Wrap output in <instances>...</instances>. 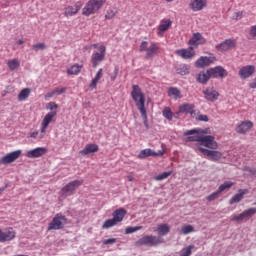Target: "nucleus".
Returning <instances> with one entry per match:
<instances>
[{"mask_svg": "<svg viewBox=\"0 0 256 256\" xmlns=\"http://www.w3.org/2000/svg\"><path fill=\"white\" fill-rule=\"evenodd\" d=\"M207 130H203L201 128H195L192 130H187L183 133L184 137L186 138V141L188 143L196 142L201 143L204 147H207L208 149L215 150L219 147L217 144V141H215V137L211 135H206Z\"/></svg>", "mask_w": 256, "mask_h": 256, "instance_id": "obj_1", "label": "nucleus"}, {"mask_svg": "<svg viewBox=\"0 0 256 256\" xmlns=\"http://www.w3.org/2000/svg\"><path fill=\"white\" fill-rule=\"evenodd\" d=\"M47 109L50 110V112H48L40 125V134H39V139H45V136L47 135V129L49 128V124L53 123V119H55V117H57V103L55 102H49L46 106Z\"/></svg>", "mask_w": 256, "mask_h": 256, "instance_id": "obj_2", "label": "nucleus"}, {"mask_svg": "<svg viewBox=\"0 0 256 256\" xmlns=\"http://www.w3.org/2000/svg\"><path fill=\"white\" fill-rule=\"evenodd\" d=\"M131 97L135 102L138 111L145 115V111H147V108H145V94L143 93L139 85L132 86Z\"/></svg>", "mask_w": 256, "mask_h": 256, "instance_id": "obj_3", "label": "nucleus"}, {"mask_svg": "<svg viewBox=\"0 0 256 256\" xmlns=\"http://www.w3.org/2000/svg\"><path fill=\"white\" fill-rule=\"evenodd\" d=\"M105 3L106 0H89L82 9V15H84V17L95 15Z\"/></svg>", "mask_w": 256, "mask_h": 256, "instance_id": "obj_4", "label": "nucleus"}, {"mask_svg": "<svg viewBox=\"0 0 256 256\" xmlns=\"http://www.w3.org/2000/svg\"><path fill=\"white\" fill-rule=\"evenodd\" d=\"M140 53H145L146 59H153L156 55H159V44L155 42L142 41L139 48Z\"/></svg>", "mask_w": 256, "mask_h": 256, "instance_id": "obj_5", "label": "nucleus"}, {"mask_svg": "<svg viewBox=\"0 0 256 256\" xmlns=\"http://www.w3.org/2000/svg\"><path fill=\"white\" fill-rule=\"evenodd\" d=\"M67 225V217L61 213H57L48 224L47 231H59L65 229Z\"/></svg>", "mask_w": 256, "mask_h": 256, "instance_id": "obj_6", "label": "nucleus"}, {"mask_svg": "<svg viewBox=\"0 0 256 256\" xmlns=\"http://www.w3.org/2000/svg\"><path fill=\"white\" fill-rule=\"evenodd\" d=\"M163 240L154 235H146L135 242L136 247H157V245H161Z\"/></svg>", "mask_w": 256, "mask_h": 256, "instance_id": "obj_7", "label": "nucleus"}, {"mask_svg": "<svg viewBox=\"0 0 256 256\" xmlns=\"http://www.w3.org/2000/svg\"><path fill=\"white\" fill-rule=\"evenodd\" d=\"M93 47L94 49H98V52H94L91 57V61L93 65H99L103 59H105V53L107 51V48H105L104 45H99V44H92L90 46L84 47L85 51L87 49H91Z\"/></svg>", "mask_w": 256, "mask_h": 256, "instance_id": "obj_8", "label": "nucleus"}, {"mask_svg": "<svg viewBox=\"0 0 256 256\" xmlns=\"http://www.w3.org/2000/svg\"><path fill=\"white\" fill-rule=\"evenodd\" d=\"M81 185H83V180L71 181L61 189L62 196L71 197V195H74Z\"/></svg>", "mask_w": 256, "mask_h": 256, "instance_id": "obj_9", "label": "nucleus"}, {"mask_svg": "<svg viewBox=\"0 0 256 256\" xmlns=\"http://www.w3.org/2000/svg\"><path fill=\"white\" fill-rule=\"evenodd\" d=\"M83 8V2L77 1L74 5H68L64 8V17H75L79 11Z\"/></svg>", "mask_w": 256, "mask_h": 256, "instance_id": "obj_10", "label": "nucleus"}, {"mask_svg": "<svg viewBox=\"0 0 256 256\" xmlns=\"http://www.w3.org/2000/svg\"><path fill=\"white\" fill-rule=\"evenodd\" d=\"M197 149L198 151H200V153H202L205 157H208L211 161H219L221 157H223V153H221L220 151L209 150L203 147H198Z\"/></svg>", "mask_w": 256, "mask_h": 256, "instance_id": "obj_11", "label": "nucleus"}, {"mask_svg": "<svg viewBox=\"0 0 256 256\" xmlns=\"http://www.w3.org/2000/svg\"><path fill=\"white\" fill-rule=\"evenodd\" d=\"M206 43L207 39L200 32L193 33L188 41V45H191L192 47H199V45H205Z\"/></svg>", "mask_w": 256, "mask_h": 256, "instance_id": "obj_12", "label": "nucleus"}, {"mask_svg": "<svg viewBox=\"0 0 256 256\" xmlns=\"http://www.w3.org/2000/svg\"><path fill=\"white\" fill-rule=\"evenodd\" d=\"M21 150H16L6 154L0 159V165H9V163H14L19 157H21Z\"/></svg>", "mask_w": 256, "mask_h": 256, "instance_id": "obj_13", "label": "nucleus"}, {"mask_svg": "<svg viewBox=\"0 0 256 256\" xmlns=\"http://www.w3.org/2000/svg\"><path fill=\"white\" fill-rule=\"evenodd\" d=\"M235 47H237V40H235V39H226L222 43L218 44L216 46V49L218 51H220V53H223L225 51L235 49Z\"/></svg>", "mask_w": 256, "mask_h": 256, "instance_id": "obj_14", "label": "nucleus"}, {"mask_svg": "<svg viewBox=\"0 0 256 256\" xmlns=\"http://www.w3.org/2000/svg\"><path fill=\"white\" fill-rule=\"evenodd\" d=\"M175 55L177 57H180L181 59H193L195 57V50L193 49V46H190L189 48H181L175 51Z\"/></svg>", "mask_w": 256, "mask_h": 256, "instance_id": "obj_15", "label": "nucleus"}, {"mask_svg": "<svg viewBox=\"0 0 256 256\" xmlns=\"http://www.w3.org/2000/svg\"><path fill=\"white\" fill-rule=\"evenodd\" d=\"M256 213V208H249L247 210H244L240 214H235L232 216V221H245V219H249L253 217Z\"/></svg>", "mask_w": 256, "mask_h": 256, "instance_id": "obj_16", "label": "nucleus"}, {"mask_svg": "<svg viewBox=\"0 0 256 256\" xmlns=\"http://www.w3.org/2000/svg\"><path fill=\"white\" fill-rule=\"evenodd\" d=\"M171 25H173V21H171V19H162L157 28L158 37H163L166 31H169Z\"/></svg>", "mask_w": 256, "mask_h": 256, "instance_id": "obj_17", "label": "nucleus"}, {"mask_svg": "<svg viewBox=\"0 0 256 256\" xmlns=\"http://www.w3.org/2000/svg\"><path fill=\"white\" fill-rule=\"evenodd\" d=\"M163 155H165V151L155 152L151 150V148H146L139 153L138 159H147V157H163Z\"/></svg>", "mask_w": 256, "mask_h": 256, "instance_id": "obj_18", "label": "nucleus"}, {"mask_svg": "<svg viewBox=\"0 0 256 256\" xmlns=\"http://www.w3.org/2000/svg\"><path fill=\"white\" fill-rule=\"evenodd\" d=\"M253 129V122L246 120L240 122L236 127V133H239V135H245V133H249Z\"/></svg>", "mask_w": 256, "mask_h": 256, "instance_id": "obj_19", "label": "nucleus"}, {"mask_svg": "<svg viewBox=\"0 0 256 256\" xmlns=\"http://www.w3.org/2000/svg\"><path fill=\"white\" fill-rule=\"evenodd\" d=\"M45 153H47V148L38 147L26 152V157H28V159H38L39 157H43Z\"/></svg>", "mask_w": 256, "mask_h": 256, "instance_id": "obj_20", "label": "nucleus"}, {"mask_svg": "<svg viewBox=\"0 0 256 256\" xmlns=\"http://www.w3.org/2000/svg\"><path fill=\"white\" fill-rule=\"evenodd\" d=\"M189 7L194 12L203 11L207 7V0H190Z\"/></svg>", "mask_w": 256, "mask_h": 256, "instance_id": "obj_21", "label": "nucleus"}, {"mask_svg": "<svg viewBox=\"0 0 256 256\" xmlns=\"http://www.w3.org/2000/svg\"><path fill=\"white\" fill-rule=\"evenodd\" d=\"M217 58L213 54H208L207 56H201L197 61L196 65H211L215 63Z\"/></svg>", "mask_w": 256, "mask_h": 256, "instance_id": "obj_22", "label": "nucleus"}, {"mask_svg": "<svg viewBox=\"0 0 256 256\" xmlns=\"http://www.w3.org/2000/svg\"><path fill=\"white\" fill-rule=\"evenodd\" d=\"M255 73V66H244L239 71L241 79H249Z\"/></svg>", "mask_w": 256, "mask_h": 256, "instance_id": "obj_23", "label": "nucleus"}, {"mask_svg": "<svg viewBox=\"0 0 256 256\" xmlns=\"http://www.w3.org/2000/svg\"><path fill=\"white\" fill-rule=\"evenodd\" d=\"M99 151V145L97 144H87L83 150L79 151L80 155H91V153H97Z\"/></svg>", "mask_w": 256, "mask_h": 256, "instance_id": "obj_24", "label": "nucleus"}, {"mask_svg": "<svg viewBox=\"0 0 256 256\" xmlns=\"http://www.w3.org/2000/svg\"><path fill=\"white\" fill-rule=\"evenodd\" d=\"M16 233L13 231V229L8 230L6 232H3L0 230V243H5L7 241H13V238L15 237Z\"/></svg>", "mask_w": 256, "mask_h": 256, "instance_id": "obj_25", "label": "nucleus"}, {"mask_svg": "<svg viewBox=\"0 0 256 256\" xmlns=\"http://www.w3.org/2000/svg\"><path fill=\"white\" fill-rule=\"evenodd\" d=\"M210 77H220L221 79L227 77V71L221 66H217L214 69H210Z\"/></svg>", "mask_w": 256, "mask_h": 256, "instance_id": "obj_26", "label": "nucleus"}, {"mask_svg": "<svg viewBox=\"0 0 256 256\" xmlns=\"http://www.w3.org/2000/svg\"><path fill=\"white\" fill-rule=\"evenodd\" d=\"M204 95H205V99H207V101H217V99H219V92H217V90H213L211 88H207L206 90H204Z\"/></svg>", "mask_w": 256, "mask_h": 256, "instance_id": "obj_27", "label": "nucleus"}, {"mask_svg": "<svg viewBox=\"0 0 256 256\" xmlns=\"http://www.w3.org/2000/svg\"><path fill=\"white\" fill-rule=\"evenodd\" d=\"M178 113H185L186 115H193L195 113V105L184 103L179 106V112Z\"/></svg>", "mask_w": 256, "mask_h": 256, "instance_id": "obj_28", "label": "nucleus"}, {"mask_svg": "<svg viewBox=\"0 0 256 256\" xmlns=\"http://www.w3.org/2000/svg\"><path fill=\"white\" fill-rule=\"evenodd\" d=\"M125 215H127V210H125L124 208H119L113 212L112 217L118 224L121 223L123 219H125Z\"/></svg>", "mask_w": 256, "mask_h": 256, "instance_id": "obj_29", "label": "nucleus"}, {"mask_svg": "<svg viewBox=\"0 0 256 256\" xmlns=\"http://www.w3.org/2000/svg\"><path fill=\"white\" fill-rule=\"evenodd\" d=\"M168 97L177 101L178 99H181V97H183V95H181V90H179V88L169 87L168 88Z\"/></svg>", "mask_w": 256, "mask_h": 256, "instance_id": "obj_30", "label": "nucleus"}, {"mask_svg": "<svg viewBox=\"0 0 256 256\" xmlns=\"http://www.w3.org/2000/svg\"><path fill=\"white\" fill-rule=\"evenodd\" d=\"M245 193H247V190L240 189L239 193L235 194L229 200V205H234V203H240V201H243V197L245 196Z\"/></svg>", "mask_w": 256, "mask_h": 256, "instance_id": "obj_31", "label": "nucleus"}, {"mask_svg": "<svg viewBox=\"0 0 256 256\" xmlns=\"http://www.w3.org/2000/svg\"><path fill=\"white\" fill-rule=\"evenodd\" d=\"M211 79V71L207 70L206 72H200L197 76L198 83H201L202 85H205L207 81Z\"/></svg>", "mask_w": 256, "mask_h": 256, "instance_id": "obj_32", "label": "nucleus"}, {"mask_svg": "<svg viewBox=\"0 0 256 256\" xmlns=\"http://www.w3.org/2000/svg\"><path fill=\"white\" fill-rule=\"evenodd\" d=\"M101 77H103V69H100L94 79L89 84L90 89L93 91V89H97V83L101 80Z\"/></svg>", "mask_w": 256, "mask_h": 256, "instance_id": "obj_33", "label": "nucleus"}, {"mask_svg": "<svg viewBox=\"0 0 256 256\" xmlns=\"http://www.w3.org/2000/svg\"><path fill=\"white\" fill-rule=\"evenodd\" d=\"M156 231L158 235L164 237V235H167L171 231V227H169V224H160Z\"/></svg>", "mask_w": 256, "mask_h": 256, "instance_id": "obj_34", "label": "nucleus"}, {"mask_svg": "<svg viewBox=\"0 0 256 256\" xmlns=\"http://www.w3.org/2000/svg\"><path fill=\"white\" fill-rule=\"evenodd\" d=\"M29 95H31V89L30 88H24L20 91L18 94V101H26L29 99Z\"/></svg>", "mask_w": 256, "mask_h": 256, "instance_id": "obj_35", "label": "nucleus"}, {"mask_svg": "<svg viewBox=\"0 0 256 256\" xmlns=\"http://www.w3.org/2000/svg\"><path fill=\"white\" fill-rule=\"evenodd\" d=\"M81 67H83V66L72 65V66L68 67L67 68L68 75H79V73H81Z\"/></svg>", "mask_w": 256, "mask_h": 256, "instance_id": "obj_36", "label": "nucleus"}, {"mask_svg": "<svg viewBox=\"0 0 256 256\" xmlns=\"http://www.w3.org/2000/svg\"><path fill=\"white\" fill-rule=\"evenodd\" d=\"M162 115L167 121H173V117L175 114L171 111L169 107H165L162 111Z\"/></svg>", "mask_w": 256, "mask_h": 256, "instance_id": "obj_37", "label": "nucleus"}, {"mask_svg": "<svg viewBox=\"0 0 256 256\" xmlns=\"http://www.w3.org/2000/svg\"><path fill=\"white\" fill-rule=\"evenodd\" d=\"M235 185V182L232 181H226L223 184H221L218 188V193H223V191H226V189H231V187Z\"/></svg>", "mask_w": 256, "mask_h": 256, "instance_id": "obj_38", "label": "nucleus"}, {"mask_svg": "<svg viewBox=\"0 0 256 256\" xmlns=\"http://www.w3.org/2000/svg\"><path fill=\"white\" fill-rule=\"evenodd\" d=\"M193 232H195V227H193L191 224H186L181 228L182 235H189V233Z\"/></svg>", "mask_w": 256, "mask_h": 256, "instance_id": "obj_39", "label": "nucleus"}, {"mask_svg": "<svg viewBox=\"0 0 256 256\" xmlns=\"http://www.w3.org/2000/svg\"><path fill=\"white\" fill-rule=\"evenodd\" d=\"M171 175H173V171L163 172V173L155 176L154 180L155 181H163V180L168 179L169 177H171Z\"/></svg>", "mask_w": 256, "mask_h": 256, "instance_id": "obj_40", "label": "nucleus"}, {"mask_svg": "<svg viewBox=\"0 0 256 256\" xmlns=\"http://www.w3.org/2000/svg\"><path fill=\"white\" fill-rule=\"evenodd\" d=\"M115 225H117V223L113 218L108 219L103 223L102 229H111V227H115Z\"/></svg>", "mask_w": 256, "mask_h": 256, "instance_id": "obj_41", "label": "nucleus"}, {"mask_svg": "<svg viewBox=\"0 0 256 256\" xmlns=\"http://www.w3.org/2000/svg\"><path fill=\"white\" fill-rule=\"evenodd\" d=\"M117 15V8H109L106 11L105 19H113Z\"/></svg>", "mask_w": 256, "mask_h": 256, "instance_id": "obj_42", "label": "nucleus"}, {"mask_svg": "<svg viewBox=\"0 0 256 256\" xmlns=\"http://www.w3.org/2000/svg\"><path fill=\"white\" fill-rule=\"evenodd\" d=\"M141 229H143V226H136V227L128 226L125 229V234L130 235V233H136V231H141Z\"/></svg>", "mask_w": 256, "mask_h": 256, "instance_id": "obj_43", "label": "nucleus"}, {"mask_svg": "<svg viewBox=\"0 0 256 256\" xmlns=\"http://www.w3.org/2000/svg\"><path fill=\"white\" fill-rule=\"evenodd\" d=\"M193 249H195V246L193 245H189L188 247L183 248L180 256H191Z\"/></svg>", "mask_w": 256, "mask_h": 256, "instance_id": "obj_44", "label": "nucleus"}, {"mask_svg": "<svg viewBox=\"0 0 256 256\" xmlns=\"http://www.w3.org/2000/svg\"><path fill=\"white\" fill-rule=\"evenodd\" d=\"M45 49H47V45H45V43H37L32 45L33 51H45Z\"/></svg>", "mask_w": 256, "mask_h": 256, "instance_id": "obj_45", "label": "nucleus"}, {"mask_svg": "<svg viewBox=\"0 0 256 256\" xmlns=\"http://www.w3.org/2000/svg\"><path fill=\"white\" fill-rule=\"evenodd\" d=\"M176 71L179 75H188L189 73V69L185 65L179 66L178 68H176Z\"/></svg>", "mask_w": 256, "mask_h": 256, "instance_id": "obj_46", "label": "nucleus"}, {"mask_svg": "<svg viewBox=\"0 0 256 256\" xmlns=\"http://www.w3.org/2000/svg\"><path fill=\"white\" fill-rule=\"evenodd\" d=\"M219 195H221V192H219V190H217L216 192L207 196L206 199H207V201H215V199H219Z\"/></svg>", "mask_w": 256, "mask_h": 256, "instance_id": "obj_47", "label": "nucleus"}, {"mask_svg": "<svg viewBox=\"0 0 256 256\" xmlns=\"http://www.w3.org/2000/svg\"><path fill=\"white\" fill-rule=\"evenodd\" d=\"M142 119H143V123H144V126L146 127V129H149V122L147 120V111L143 113H140Z\"/></svg>", "mask_w": 256, "mask_h": 256, "instance_id": "obj_48", "label": "nucleus"}, {"mask_svg": "<svg viewBox=\"0 0 256 256\" xmlns=\"http://www.w3.org/2000/svg\"><path fill=\"white\" fill-rule=\"evenodd\" d=\"M249 35L252 39H256V25L250 27Z\"/></svg>", "mask_w": 256, "mask_h": 256, "instance_id": "obj_49", "label": "nucleus"}, {"mask_svg": "<svg viewBox=\"0 0 256 256\" xmlns=\"http://www.w3.org/2000/svg\"><path fill=\"white\" fill-rule=\"evenodd\" d=\"M113 243H117V238H109L103 241V245H113Z\"/></svg>", "mask_w": 256, "mask_h": 256, "instance_id": "obj_50", "label": "nucleus"}, {"mask_svg": "<svg viewBox=\"0 0 256 256\" xmlns=\"http://www.w3.org/2000/svg\"><path fill=\"white\" fill-rule=\"evenodd\" d=\"M53 91H54V95H63V93L67 91V88H56Z\"/></svg>", "mask_w": 256, "mask_h": 256, "instance_id": "obj_51", "label": "nucleus"}, {"mask_svg": "<svg viewBox=\"0 0 256 256\" xmlns=\"http://www.w3.org/2000/svg\"><path fill=\"white\" fill-rule=\"evenodd\" d=\"M197 120L207 122V121H209V117L207 115L200 114L197 116Z\"/></svg>", "mask_w": 256, "mask_h": 256, "instance_id": "obj_52", "label": "nucleus"}, {"mask_svg": "<svg viewBox=\"0 0 256 256\" xmlns=\"http://www.w3.org/2000/svg\"><path fill=\"white\" fill-rule=\"evenodd\" d=\"M243 18V12H236L233 15V19L239 20Z\"/></svg>", "mask_w": 256, "mask_h": 256, "instance_id": "obj_53", "label": "nucleus"}, {"mask_svg": "<svg viewBox=\"0 0 256 256\" xmlns=\"http://www.w3.org/2000/svg\"><path fill=\"white\" fill-rule=\"evenodd\" d=\"M20 61L19 59H13V60H10L8 61V65H20Z\"/></svg>", "mask_w": 256, "mask_h": 256, "instance_id": "obj_54", "label": "nucleus"}, {"mask_svg": "<svg viewBox=\"0 0 256 256\" xmlns=\"http://www.w3.org/2000/svg\"><path fill=\"white\" fill-rule=\"evenodd\" d=\"M54 95H55V92L52 90L51 92H48L45 95V99H51V97H54Z\"/></svg>", "mask_w": 256, "mask_h": 256, "instance_id": "obj_55", "label": "nucleus"}, {"mask_svg": "<svg viewBox=\"0 0 256 256\" xmlns=\"http://www.w3.org/2000/svg\"><path fill=\"white\" fill-rule=\"evenodd\" d=\"M39 135V131H34V132H32V133H30V137L32 138V139H37V136Z\"/></svg>", "mask_w": 256, "mask_h": 256, "instance_id": "obj_56", "label": "nucleus"}, {"mask_svg": "<svg viewBox=\"0 0 256 256\" xmlns=\"http://www.w3.org/2000/svg\"><path fill=\"white\" fill-rule=\"evenodd\" d=\"M249 87L250 89H256V78L251 83H249Z\"/></svg>", "mask_w": 256, "mask_h": 256, "instance_id": "obj_57", "label": "nucleus"}, {"mask_svg": "<svg viewBox=\"0 0 256 256\" xmlns=\"http://www.w3.org/2000/svg\"><path fill=\"white\" fill-rule=\"evenodd\" d=\"M19 45H23V43H25V40H23V39H20V40H18V42H17Z\"/></svg>", "mask_w": 256, "mask_h": 256, "instance_id": "obj_58", "label": "nucleus"}, {"mask_svg": "<svg viewBox=\"0 0 256 256\" xmlns=\"http://www.w3.org/2000/svg\"><path fill=\"white\" fill-rule=\"evenodd\" d=\"M127 179H128V181L131 182V181H133L134 178H133V176L129 175V176H127Z\"/></svg>", "mask_w": 256, "mask_h": 256, "instance_id": "obj_59", "label": "nucleus"}, {"mask_svg": "<svg viewBox=\"0 0 256 256\" xmlns=\"http://www.w3.org/2000/svg\"><path fill=\"white\" fill-rule=\"evenodd\" d=\"M9 67H10V69H12V70H13V69H17V66H16V65H10Z\"/></svg>", "mask_w": 256, "mask_h": 256, "instance_id": "obj_60", "label": "nucleus"}, {"mask_svg": "<svg viewBox=\"0 0 256 256\" xmlns=\"http://www.w3.org/2000/svg\"><path fill=\"white\" fill-rule=\"evenodd\" d=\"M166 3H173L175 0H164Z\"/></svg>", "mask_w": 256, "mask_h": 256, "instance_id": "obj_61", "label": "nucleus"}, {"mask_svg": "<svg viewBox=\"0 0 256 256\" xmlns=\"http://www.w3.org/2000/svg\"><path fill=\"white\" fill-rule=\"evenodd\" d=\"M117 78V73H115L114 76H112V79L115 80Z\"/></svg>", "mask_w": 256, "mask_h": 256, "instance_id": "obj_62", "label": "nucleus"}, {"mask_svg": "<svg viewBox=\"0 0 256 256\" xmlns=\"http://www.w3.org/2000/svg\"><path fill=\"white\" fill-rule=\"evenodd\" d=\"M3 191H5V188H0V195L3 193Z\"/></svg>", "mask_w": 256, "mask_h": 256, "instance_id": "obj_63", "label": "nucleus"}, {"mask_svg": "<svg viewBox=\"0 0 256 256\" xmlns=\"http://www.w3.org/2000/svg\"><path fill=\"white\" fill-rule=\"evenodd\" d=\"M1 7L5 8V7H7V5H5V4H2V5H1Z\"/></svg>", "mask_w": 256, "mask_h": 256, "instance_id": "obj_64", "label": "nucleus"}]
</instances>
